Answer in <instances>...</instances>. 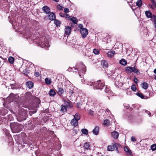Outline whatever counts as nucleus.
Here are the masks:
<instances>
[{"instance_id":"58836bf2","label":"nucleus","mask_w":156,"mask_h":156,"mask_svg":"<svg viewBox=\"0 0 156 156\" xmlns=\"http://www.w3.org/2000/svg\"><path fill=\"white\" fill-rule=\"evenodd\" d=\"M10 86L11 87V88L12 89H15V85L13 84H11L10 85Z\"/></svg>"},{"instance_id":"39448f33","label":"nucleus","mask_w":156,"mask_h":156,"mask_svg":"<svg viewBox=\"0 0 156 156\" xmlns=\"http://www.w3.org/2000/svg\"><path fill=\"white\" fill-rule=\"evenodd\" d=\"M126 71L128 73H131L132 72H133L135 73H136L138 72V70L134 67H131V66H128L126 68Z\"/></svg>"},{"instance_id":"6e6552de","label":"nucleus","mask_w":156,"mask_h":156,"mask_svg":"<svg viewBox=\"0 0 156 156\" xmlns=\"http://www.w3.org/2000/svg\"><path fill=\"white\" fill-rule=\"evenodd\" d=\"M71 28L70 27H66L65 30V35L68 36L71 32Z\"/></svg>"},{"instance_id":"f03ea898","label":"nucleus","mask_w":156,"mask_h":156,"mask_svg":"<svg viewBox=\"0 0 156 156\" xmlns=\"http://www.w3.org/2000/svg\"><path fill=\"white\" fill-rule=\"evenodd\" d=\"M121 147L120 145L117 143H112V145H108V150L109 151H112L115 150H116L118 153L119 151L118 149Z\"/></svg>"},{"instance_id":"79ce46f5","label":"nucleus","mask_w":156,"mask_h":156,"mask_svg":"<svg viewBox=\"0 0 156 156\" xmlns=\"http://www.w3.org/2000/svg\"><path fill=\"white\" fill-rule=\"evenodd\" d=\"M69 92L70 95H72L73 93V90L71 89H69Z\"/></svg>"},{"instance_id":"b1692460","label":"nucleus","mask_w":156,"mask_h":156,"mask_svg":"<svg viewBox=\"0 0 156 156\" xmlns=\"http://www.w3.org/2000/svg\"><path fill=\"white\" fill-rule=\"evenodd\" d=\"M61 111L62 112H66L67 111V108L63 105H61Z\"/></svg>"},{"instance_id":"09e8293b","label":"nucleus","mask_w":156,"mask_h":156,"mask_svg":"<svg viewBox=\"0 0 156 156\" xmlns=\"http://www.w3.org/2000/svg\"><path fill=\"white\" fill-rule=\"evenodd\" d=\"M39 72H35L34 75L36 76H37V77L38 76H39Z\"/></svg>"},{"instance_id":"f3484780","label":"nucleus","mask_w":156,"mask_h":156,"mask_svg":"<svg viewBox=\"0 0 156 156\" xmlns=\"http://www.w3.org/2000/svg\"><path fill=\"white\" fill-rule=\"evenodd\" d=\"M34 83L30 81H28L26 82V85L27 87L29 88H31L33 87Z\"/></svg>"},{"instance_id":"5701e85b","label":"nucleus","mask_w":156,"mask_h":156,"mask_svg":"<svg viewBox=\"0 0 156 156\" xmlns=\"http://www.w3.org/2000/svg\"><path fill=\"white\" fill-rule=\"evenodd\" d=\"M152 22L154 23V27L156 28V16L153 15L152 17Z\"/></svg>"},{"instance_id":"bf43d9fd","label":"nucleus","mask_w":156,"mask_h":156,"mask_svg":"<svg viewBox=\"0 0 156 156\" xmlns=\"http://www.w3.org/2000/svg\"><path fill=\"white\" fill-rule=\"evenodd\" d=\"M79 76H81V75H80V74H79Z\"/></svg>"},{"instance_id":"c85d7f7f","label":"nucleus","mask_w":156,"mask_h":156,"mask_svg":"<svg viewBox=\"0 0 156 156\" xmlns=\"http://www.w3.org/2000/svg\"><path fill=\"white\" fill-rule=\"evenodd\" d=\"M71 20L75 24H76L77 23L78 20L76 17H73L71 18Z\"/></svg>"},{"instance_id":"c756f323","label":"nucleus","mask_w":156,"mask_h":156,"mask_svg":"<svg viewBox=\"0 0 156 156\" xmlns=\"http://www.w3.org/2000/svg\"><path fill=\"white\" fill-rule=\"evenodd\" d=\"M45 80L46 84L48 85L50 84L51 83V80L48 78H46L45 79Z\"/></svg>"},{"instance_id":"8fccbe9b","label":"nucleus","mask_w":156,"mask_h":156,"mask_svg":"<svg viewBox=\"0 0 156 156\" xmlns=\"http://www.w3.org/2000/svg\"><path fill=\"white\" fill-rule=\"evenodd\" d=\"M109 90L108 89L105 88V92L107 93L109 92Z\"/></svg>"},{"instance_id":"a19ab883","label":"nucleus","mask_w":156,"mask_h":156,"mask_svg":"<svg viewBox=\"0 0 156 156\" xmlns=\"http://www.w3.org/2000/svg\"><path fill=\"white\" fill-rule=\"evenodd\" d=\"M64 12L66 13L69 12V10L68 8H65L64 9Z\"/></svg>"},{"instance_id":"4be33fe9","label":"nucleus","mask_w":156,"mask_h":156,"mask_svg":"<svg viewBox=\"0 0 156 156\" xmlns=\"http://www.w3.org/2000/svg\"><path fill=\"white\" fill-rule=\"evenodd\" d=\"M101 64L103 67H107L108 66V63L105 60L102 61L101 62Z\"/></svg>"},{"instance_id":"7ed1b4c3","label":"nucleus","mask_w":156,"mask_h":156,"mask_svg":"<svg viewBox=\"0 0 156 156\" xmlns=\"http://www.w3.org/2000/svg\"><path fill=\"white\" fill-rule=\"evenodd\" d=\"M83 147L85 152L86 153L89 154L91 152L90 144L89 143L86 142L84 144Z\"/></svg>"},{"instance_id":"7c9ffc66","label":"nucleus","mask_w":156,"mask_h":156,"mask_svg":"<svg viewBox=\"0 0 156 156\" xmlns=\"http://www.w3.org/2000/svg\"><path fill=\"white\" fill-rule=\"evenodd\" d=\"M148 84L146 82H144L142 83V87L145 89H147L148 87Z\"/></svg>"},{"instance_id":"c03bdc74","label":"nucleus","mask_w":156,"mask_h":156,"mask_svg":"<svg viewBox=\"0 0 156 156\" xmlns=\"http://www.w3.org/2000/svg\"><path fill=\"white\" fill-rule=\"evenodd\" d=\"M131 140L132 141H136L135 137L133 136L131 137Z\"/></svg>"},{"instance_id":"393cba45","label":"nucleus","mask_w":156,"mask_h":156,"mask_svg":"<svg viewBox=\"0 0 156 156\" xmlns=\"http://www.w3.org/2000/svg\"><path fill=\"white\" fill-rule=\"evenodd\" d=\"M81 131L83 134L87 135L88 133V131L86 129H81Z\"/></svg>"},{"instance_id":"f704fd0d","label":"nucleus","mask_w":156,"mask_h":156,"mask_svg":"<svg viewBox=\"0 0 156 156\" xmlns=\"http://www.w3.org/2000/svg\"><path fill=\"white\" fill-rule=\"evenodd\" d=\"M8 60L9 62L10 63L12 64L13 63L14 61V58L12 57H9Z\"/></svg>"},{"instance_id":"ddd939ff","label":"nucleus","mask_w":156,"mask_h":156,"mask_svg":"<svg viewBox=\"0 0 156 156\" xmlns=\"http://www.w3.org/2000/svg\"><path fill=\"white\" fill-rule=\"evenodd\" d=\"M71 125L74 127L77 126L78 125V122L74 119H73L71 120Z\"/></svg>"},{"instance_id":"c9c22d12","label":"nucleus","mask_w":156,"mask_h":156,"mask_svg":"<svg viewBox=\"0 0 156 156\" xmlns=\"http://www.w3.org/2000/svg\"><path fill=\"white\" fill-rule=\"evenodd\" d=\"M151 149L153 151L156 150V144H154L152 145L151 146Z\"/></svg>"},{"instance_id":"aec40b11","label":"nucleus","mask_w":156,"mask_h":156,"mask_svg":"<svg viewBox=\"0 0 156 156\" xmlns=\"http://www.w3.org/2000/svg\"><path fill=\"white\" fill-rule=\"evenodd\" d=\"M65 105V106L67 108H71L72 107L69 101H65L64 103V105Z\"/></svg>"},{"instance_id":"5fc2aeb1","label":"nucleus","mask_w":156,"mask_h":156,"mask_svg":"<svg viewBox=\"0 0 156 156\" xmlns=\"http://www.w3.org/2000/svg\"><path fill=\"white\" fill-rule=\"evenodd\" d=\"M149 7H150V8H151L152 9H153V6L151 4H149Z\"/></svg>"},{"instance_id":"864d4df0","label":"nucleus","mask_w":156,"mask_h":156,"mask_svg":"<svg viewBox=\"0 0 156 156\" xmlns=\"http://www.w3.org/2000/svg\"><path fill=\"white\" fill-rule=\"evenodd\" d=\"M134 81L135 83H136L137 82V78H135L134 79Z\"/></svg>"},{"instance_id":"0eeeda50","label":"nucleus","mask_w":156,"mask_h":156,"mask_svg":"<svg viewBox=\"0 0 156 156\" xmlns=\"http://www.w3.org/2000/svg\"><path fill=\"white\" fill-rule=\"evenodd\" d=\"M88 30L85 28H82L80 30V33L83 38L86 37L88 34Z\"/></svg>"},{"instance_id":"f8f14e48","label":"nucleus","mask_w":156,"mask_h":156,"mask_svg":"<svg viewBox=\"0 0 156 156\" xmlns=\"http://www.w3.org/2000/svg\"><path fill=\"white\" fill-rule=\"evenodd\" d=\"M124 149L125 151H126L127 153V155L129 156H131L132 153L129 150V148L128 147H124Z\"/></svg>"},{"instance_id":"20e7f679","label":"nucleus","mask_w":156,"mask_h":156,"mask_svg":"<svg viewBox=\"0 0 156 156\" xmlns=\"http://www.w3.org/2000/svg\"><path fill=\"white\" fill-rule=\"evenodd\" d=\"M18 125L17 123H14L11 125L10 128L12 131L14 133L19 132L20 130L18 129Z\"/></svg>"},{"instance_id":"6ab92c4d","label":"nucleus","mask_w":156,"mask_h":156,"mask_svg":"<svg viewBox=\"0 0 156 156\" xmlns=\"http://www.w3.org/2000/svg\"><path fill=\"white\" fill-rule=\"evenodd\" d=\"M56 93L53 89H51L49 93V95L53 97L56 94Z\"/></svg>"},{"instance_id":"4c0bfd02","label":"nucleus","mask_w":156,"mask_h":156,"mask_svg":"<svg viewBox=\"0 0 156 156\" xmlns=\"http://www.w3.org/2000/svg\"><path fill=\"white\" fill-rule=\"evenodd\" d=\"M131 89L132 90L135 91L136 90V88L135 85H132L131 86Z\"/></svg>"},{"instance_id":"f257e3e1","label":"nucleus","mask_w":156,"mask_h":156,"mask_svg":"<svg viewBox=\"0 0 156 156\" xmlns=\"http://www.w3.org/2000/svg\"><path fill=\"white\" fill-rule=\"evenodd\" d=\"M82 81L84 84L91 86L94 89H101L105 86L104 81L101 80H98L93 83L83 79Z\"/></svg>"},{"instance_id":"cd10ccee","label":"nucleus","mask_w":156,"mask_h":156,"mask_svg":"<svg viewBox=\"0 0 156 156\" xmlns=\"http://www.w3.org/2000/svg\"><path fill=\"white\" fill-rule=\"evenodd\" d=\"M136 95L142 99L147 98V97L146 96H144L142 94L137 93H136Z\"/></svg>"},{"instance_id":"a211bd4d","label":"nucleus","mask_w":156,"mask_h":156,"mask_svg":"<svg viewBox=\"0 0 156 156\" xmlns=\"http://www.w3.org/2000/svg\"><path fill=\"white\" fill-rule=\"evenodd\" d=\"M112 135L115 139H117L119 136V134L117 132H113L112 133Z\"/></svg>"},{"instance_id":"2eb2a0df","label":"nucleus","mask_w":156,"mask_h":156,"mask_svg":"<svg viewBox=\"0 0 156 156\" xmlns=\"http://www.w3.org/2000/svg\"><path fill=\"white\" fill-rule=\"evenodd\" d=\"M115 54V52L114 51H108L107 53V55L108 57H110V58H112V57H113L114 55V54Z\"/></svg>"},{"instance_id":"1a4fd4ad","label":"nucleus","mask_w":156,"mask_h":156,"mask_svg":"<svg viewBox=\"0 0 156 156\" xmlns=\"http://www.w3.org/2000/svg\"><path fill=\"white\" fill-rule=\"evenodd\" d=\"M57 92L59 95L62 97L63 96V94L64 93V90L62 88L58 87Z\"/></svg>"},{"instance_id":"473e14b6","label":"nucleus","mask_w":156,"mask_h":156,"mask_svg":"<svg viewBox=\"0 0 156 156\" xmlns=\"http://www.w3.org/2000/svg\"><path fill=\"white\" fill-rule=\"evenodd\" d=\"M103 124L106 126H108L110 124V122L108 119H106L104 121Z\"/></svg>"},{"instance_id":"4d7b16f0","label":"nucleus","mask_w":156,"mask_h":156,"mask_svg":"<svg viewBox=\"0 0 156 156\" xmlns=\"http://www.w3.org/2000/svg\"><path fill=\"white\" fill-rule=\"evenodd\" d=\"M151 3H154V0H151Z\"/></svg>"},{"instance_id":"9b49d317","label":"nucleus","mask_w":156,"mask_h":156,"mask_svg":"<svg viewBox=\"0 0 156 156\" xmlns=\"http://www.w3.org/2000/svg\"><path fill=\"white\" fill-rule=\"evenodd\" d=\"M48 18L49 20H53L55 19L56 17L55 16L54 13L51 12L48 16Z\"/></svg>"},{"instance_id":"423d86ee","label":"nucleus","mask_w":156,"mask_h":156,"mask_svg":"<svg viewBox=\"0 0 156 156\" xmlns=\"http://www.w3.org/2000/svg\"><path fill=\"white\" fill-rule=\"evenodd\" d=\"M44 41L43 40L41 41V42L40 44V45L42 48H44L45 47H48L49 46V41L47 39H45L44 37Z\"/></svg>"},{"instance_id":"e433bc0d","label":"nucleus","mask_w":156,"mask_h":156,"mask_svg":"<svg viewBox=\"0 0 156 156\" xmlns=\"http://www.w3.org/2000/svg\"><path fill=\"white\" fill-rule=\"evenodd\" d=\"M93 52L96 55H98L99 53V51L98 49H93Z\"/></svg>"},{"instance_id":"4468645a","label":"nucleus","mask_w":156,"mask_h":156,"mask_svg":"<svg viewBox=\"0 0 156 156\" xmlns=\"http://www.w3.org/2000/svg\"><path fill=\"white\" fill-rule=\"evenodd\" d=\"M42 10L46 14L48 13L50 11L49 8L47 6H44L42 8Z\"/></svg>"},{"instance_id":"dca6fc26","label":"nucleus","mask_w":156,"mask_h":156,"mask_svg":"<svg viewBox=\"0 0 156 156\" xmlns=\"http://www.w3.org/2000/svg\"><path fill=\"white\" fill-rule=\"evenodd\" d=\"M145 14L146 17L148 18H152V17L153 15L152 14V13L149 11H147L145 12Z\"/></svg>"},{"instance_id":"bb28decb","label":"nucleus","mask_w":156,"mask_h":156,"mask_svg":"<svg viewBox=\"0 0 156 156\" xmlns=\"http://www.w3.org/2000/svg\"><path fill=\"white\" fill-rule=\"evenodd\" d=\"M79 71H80V73H82L83 74H84L86 71V69L85 66L83 65H82V71L80 70Z\"/></svg>"},{"instance_id":"13d9d810","label":"nucleus","mask_w":156,"mask_h":156,"mask_svg":"<svg viewBox=\"0 0 156 156\" xmlns=\"http://www.w3.org/2000/svg\"><path fill=\"white\" fill-rule=\"evenodd\" d=\"M154 79L156 80V76H154Z\"/></svg>"},{"instance_id":"37998d69","label":"nucleus","mask_w":156,"mask_h":156,"mask_svg":"<svg viewBox=\"0 0 156 156\" xmlns=\"http://www.w3.org/2000/svg\"><path fill=\"white\" fill-rule=\"evenodd\" d=\"M65 18L66 19H69L70 18V16L68 14H65Z\"/></svg>"},{"instance_id":"6e6d98bb","label":"nucleus","mask_w":156,"mask_h":156,"mask_svg":"<svg viewBox=\"0 0 156 156\" xmlns=\"http://www.w3.org/2000/svg\"><path fill=\"white\" fill-rule=\"evenodd\" d=\"M154 73L156 74V68L154 70Z\"/></svg>"},{"instance_id":"412c9836","label":"nucleus","mask_w":156,"mask_h":156,"mask_svg":"<svg viewBox=\"0 0 156 156\" xmlns=\"http://www.w3.org/2000/svg\"><path fill=\"white\" fill-rule=\"evenodd\" d=\"M80 115L79 113H76L74 116V119L78 121L80 119Z\"/></svg>"},{"instance_id":"603ef678","label":"nucleus","mask_w":156,"mask_h":156,"mask_svg":"<svg viewBox=\"0 0 156 156\" xmlns=\"http://www.w3.org/2000/svg\"><path fill=\"white\" fill-rule=\"evenodd\" d=\"M153 6H154L156 8V2L154 0V3H152Z\"/></svg>"},{"instance_id":"72a5a7b5","label":"nucleus","mask_w":156,"mask_h":156,"mask_svg":"<svg viewBox=\"0 0 156 156\" xmlns=\"http://www.w3.org/2000/svg\"><path fill=\"white\" fill-rule=\"evenodd\" d=\"M54 23L56 25V26H60L61 23L60 22L57 20H54Z\"/></svg>"},{"instance_id":"de8ad7c7","label":"nucleus","mask_w":156,"mask_h":156,"mask_svg":"<svg viewBox=\"0 0 156 156\" xmlns=\"http://www.w3.org/2000/svg\"><path fill=\"white\" fill-rule=\"evenodd\" d=\"M94 113L93 111L91 110H90L89 111V113L90 115H93Z\"/></svg>"},{"instance_id":"2f4dec72","label":"nucleus","mask_w":156,"mask_h":156,"mask_svg":"<svg viewBox=\"0 0 156 156\" xmlns=\"http://www.w3.org/2000/svg\"><path fill=\"white\" fill-rule=\"evenodd\" d=\"M136 5L139 7H140L142 5V1L141 0H137L136 2Z\"/></svg>"},{"instance_id":"a878e982","label":"nucleus","mask_w":156,"mask_h":156,"mask_svg":"<svg viewBox=\"0 0 156 156\" xmlns=\"http://www.w3.org/2000/svg\"><path fill=\"white\" fill-rule=\"evenodd\" d=\"M120 63L122 65L125 66L127 64L126 61L124 59H122L119 61Z\"/></svg>"},{"instance_id":"9d476101","label":"nucleus","mask_w":156,"mask_h":156,"mask_svg":"<svg viewBox=\"0 0 156 156\" xmlns=\"http://www.w3.org/2000/svg\"><path fill=\"white\" fill-rule=\"evenodd\" d=\"M99 130V127L98 126H96L93 130V133L94 135H97L98 134Z\"/></svg>"},{"instance_id":"ea45409f","label":"nucleus","mask_w":156,"mask_h":156,"mask_svg":"<svg viewBox=\"0 0 156 156\" xmlns=\"http://www.w3.org/2000/svg\"><path fill=\"white\" fill-rule=\"evenodd\" d=\"M63 8V7H62L60 5H58L57 6V8L59 10H62Z\"/></svg>"},{"instance_id":"a18cd8bd","label":"nucleus","mask_w":156,"mask_h":156,"mask_svg":"<svg viewBox=\"0 0 156 156\" xmlns=\"http://www.w3.org/2000/svg\"><path fill=\"white\" fill-rule=\"evenodd\" d=\"M65 14H63L62 13H59L60 16L62 17H65Z\"/></svg>"},{"instance_id":"3c124183","label":"nucleus","mask_w":156,"mask_h":156,"mask_svg":"<svg viewBox=\"0 0 156 156\" xmlns=\"http://www.w3.org/2000/svg\"><path fill=\"white\" fill-rule=\"evenodd\" d=\"M145 112H146V113H147V114H148L150 116H151V114L150 112L147 111H145Z\"/></svg>"},{"instance_id":"49530a36","label":"nucleus","mask_w":156,"mask_h":156,"mask_svg":"<svg viewBox=\"0 0 156 156\" xmlns=\"http://www.w3.org/2000/svg\"><path fill=\"white\" fill-rule=\"evenodd\" d=\"M78 27H79L80 28L82 29V28H83V25L82 24H78Z\"/></svg>"}]
</instances>
